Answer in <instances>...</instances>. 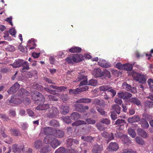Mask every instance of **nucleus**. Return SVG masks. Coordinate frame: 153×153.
Wrapping results in <instances>:
<instances>
[{"label":"nucleus","mask_w":153,"mask_h":153,"mask_svg":"<svg viewBox=\"0 0 153 153\" xmlns=\"http://www.w3.org/2000/svg\"><path fill=\"white\" fill-rule=\"evenodd\" d=\"M124 66L123 69L127 71H130L132 70V66L130 64H124Z\"/></svg>","instance_id":"e433bc0d"},{"label":"nucleus","mask_w":153,"mask_h":153,"mask_svg":"<svg viewBox=\"0 0 153 153\" xmlns=\"http://www.w3.org/2000/svg\"><path fill=\"white\" fill-rule=\"evenodd\" d=\"M11 134L15 136H19L21 135V133L18 129L13 128L10 130Z\"/></svg>","instance_id":"a878e982"},{"label":"nucleus","mask_w":153,"mask_h":153,"mask_svg":"<svg viewBox=\"0 0 153 153\" xmlns=\"http://www.w3.org/2000/svg\"><path fill=\"white\" fill-rule=\"evenodd\" d=\"M9 33L13 36L15 37V35L16 33V31L15 29L14 28H11L9 30Z\"/></svg>","instance_id":"0e129e2a"},{"label":"nucleus","mask_w":153,"mask_h":153,"mask_svg":"<svg viewBox=\"0 0 153 153\" xmlns=\"http://www.w3.org/2000/svg\"><path fill=\"white\" fill-rule=\"evenodd\" d=\"M87 78V76H85L83 74H82L80 73L79 74V75H78L76 80L74 81L73 82H77L80 81L82 79L84 80L85 79Z\"/></svg>","instance_id":"473e14b6"},{"label":"nucleus","mask_w":153,"mask_h":153,"mask_svg":"<svg viewBox=\"0 0 153 153\" xmlns=\"http://www.w3.org/2000/svg\"><path fill=\"white\" fill-rule=\"evenodd\" d=\"M75 107V110L79 112H82L84 111V108L83 105L81 104L76 103L74 105Z\"/></svg>","instance_id":"ddd939ff"},{"label":"nucleus","mask_w":153,"mask_h":153,"mask_svg":"<svg viewBox=\"0 0 153 153\" xmlns=\"http://www.w3.org/2000/svg\"><path fill=\"white\" fill-rule=\"evenodd\" d=\"M112 88L109 85H104L100 87V91H106Z\"/></svg>","instance_id":"f704fd0d"},{"label":"nucleus","mask_w":153,"mask_h":153,"mask_svg":"<svg viewBox=\"0 0 153 153\" xmlns=\"http://www.w3.org/2000/svg\"><path fill=\"white\" fill-rule=\"evenodd\" d=\"M100 122L102 124H105L106 125H108L110 123V121L107 118H103L100 121Z\"/></svg>","instance_id":"603ef678"},{"label":"nucleus","mask_w":153,"mask_h":153,"mask_svg":"<svg viewBox=\"0 0 153 153\" xmlns=\"http://www.w3.org/2000/svg\"><path fill=\"white\" fill-rule=\"evenodd\" d=\"M61 143V142L58 140L53 138L51 142V145L53 148H56L57 146H59Z\"/></svg>","instance_id":"dca6fc26"},{"label":"nucleus","mask_w":153,"mask_h":153,"mask_svg":"<svg viewBox=\"0 0 153 153\" xmlns=\"http://www.w3.org/2000/svg\"><path fill=\"white\" fill-rule=\"evenodd\" d=\"M140 120V118L137 115L134 116L132 117H129L128 119V122L131 123L137 122Z\"/></svg>","instance_id":"a211bd4d"},{"label":"nucleus","mask_w":153,"mask_h":153,"mask_svg":"<svg viewBox=\"0 0 153 153\" xmlns=\"http://www.w3.org/2000/svg\"><path fill=\"white\" fill-rule=\"evenodd\" d=\"M121 153H136V151H133L132 149H124Z\"/></svg>","instance_id":"09e8293b"},{"label":"nucleus","mask_w":153,"mask_h":153,"mask_svg":"<svg viewBox=\"0 0 153 153\" xmlns=\"http://www.w3.org/2000/svg\"><path fill=\"white\" fill-rule=\"evenodd\" d=\"M121 139L124 143H130L131 142L128 137L126 135H123L121 137Z\"/></svg>","instance_id":"c756f323"},{"label":"nucleus","mask_w":153,"mask_h":153,"mask_svg":"<svg viewBox=\"0 0 153 153\" xmlns=\"http://www.w3.org/2000/svg\"><path fill=\"white\" fill-rule=\"evenodd\" d=\"M140 123L141 127L145 129H147L149 126L148 122L144 118H142L140 120Z\"/></svg>","instance_id":"f3484780"},{"label":"nucleus","mask_w":153,"mask_h":153,"mask_svg":"<svg viewBox=\"0 0 153 153\" xmlns=\"http://www.w3.org/2000/svg\"><path fill=\"white\" fill-rule=\"evenodd\" d=\"M129 101L130 102L135 104L138 106L142 105L140 101L137 97H132L129 99Z\"/></svg>","instance_id":"6ab92c4d"},{"label":"nucleus","mask_w":153,"mask_h":153,"mask_svg":"<svg viewBox=\"0 0 153 153\" xmlns=\"http://www.w3.org/2000/svg\"><path fill=\"white\" fill-rule=\"evenodd\" d=\"M87 123L84 120H78L72 123V126H78L82 125H86Z\"/></svg>","instance_id":"bb28decb"},{"label":"nucleus","mask_w":153,"mask_h":153,"mask_svg":"<svg viewBox=\"0 0 153 153\" xmlns=\"http://www.w3.org/2000/svg\"><path fill=\"white\" fill-rule=\"evenodd\" d=\"M43 133L45 135H52L53 130L52 128L49 127H46L43 129Z\"/></svg>","instance_id":"5701e85b"},{"label":"nucleus","mask_w":153,"mask_h":153,"mask_svg":"<svg viewBox=\"0 0 153 153\" xmlns=\"http://www.w3.org/2000/svg\"><path fill=\"white\" fill-rule=\"evenodd\" d=\"M44 91H46V92H47L48 93L50 94H53L54 95L55 94V92L56 91L51 90L49 88L44 87Z\"/></svg>","instance_id":"6e6d98bb"},{"label":"nucleus","mask_w":153,"mask_h":153,"mask_svg":"<svg viewBox=\"0 0 153 153\" xmlns=\"http://www.w3.org/2000/svg\"><path fill=\"white\" fill-rule=\"evenodd\" d=\"M87 78L85 79H84L83 81H81L80 83L79 86H81L83 85H86L87 84Z\"/></svg>","instance_id":"338daca9"},{"label":"nucleus","mask_w":153,"mask_h":153,"mask_svg":"<svg viewBox=\"0 0 153 153\" xmlns=\"http://www.w3.org/2000/svg\"><path fill=\"white\" fill-rule=\"evenodd\" d=\"M24 148L23 145L18 146L16 144H13L12 146V150L13 151L16 153H19L23 151Z\"/></svg>","instance_id":"1a4fd4ad"},{"label":"nucleus","mask_w":153,"mask_h":153,"mask_svg":"<svg viewBox=\"0 0 153 153\" xmlns=\"http://www.w3.org/2000/svg\"><path fill=\"white\" fill-rule=\"evenodd\" d=\"M0 117L4 121H8L10 120L5 114H0Z\"/></svg>","instance_id":"bf43d9fd"},{"label":"nucleus","mask_w":153,"mask_h":153,"mask_svg":"<svg viewBox=\"0 0 153 153\" xmlns=\"http://www.w3.org/2000/svg\"><path fill=\"white\" fill-rule=\"evenodd\" d=\"M147 83L150 90L153 91V79H149L148 80Z\"/></svg>","instance_id":"a18cd8bd"},{"label":"nucleus","mask_w":153,"mask_h":153,"mask_svg":"<svg viewBox=\"0 0 153 153\" xmlns=\"http://www.w3.org/2000/svg\"><path fill=\"white\" fill-rule=\"evenodd\" d=\"M97 83V81L95 79H91L88 81V85L92 86H95Z\"/></svg>","instance_id":"de8ad7c7"},{"label":"nucleus","mask_w":153,"mask_h":153,"mask_svg":"<svg viewBox=\"0 0 153 153\" xmlns=\"http://www.w3.org/2000/svg\"><path fill=\"white\" fill-rule=\"evenodd\" d=\"M132 76L134 80L138 81L140 83H143L145 82L146 80L144 75H141L138 73H134Z\"/></svg>","instance_id":"20e7f679"},{"label":"nucleus","mask_w":153,"mask_h":153,"mask_svg":"<svg viewBox=\"0 0 153 153\" xmlns=\"http://www.w3.org/2000/svg\"><path fill=\"white\" fill-rule=\"evenodd\" d=\"M24 62L23 60L19 59L17 60H16L15 62H14L11 65L14 68L19 67L22 66Z\"/></svg>","instance_id":"4468645a"},{"label":"nucleus","mask_w":153,"mask_h":153,"mask_svg":"<svg viewBox=\"0 0 153 153\" xmlns=\"http://www.w3.org/2000/svg\"><path fill=\"white\" fill-rule=\"evenodd\" d=\"M86 121L88 124H94L96 123L95 120H92L91 118L86 119Z\"/></svg>","instance_id":"e2e57ef3"},{"label":"nucleus","mask_w":153,"mask_h":153,"mask_svg":"<svg viewBox=\"0 0 153 153\" xmlns=\"http://www.w3.org/2000/svg\"><path fill=\"white\" fill-rule=\"evenodd\" d=\"M101 134L103 137L108 139V142L114 139V137L112 133L109 134L105 131H103L101 133Z\"/></svg>","instance_id":"9b49d317"},{"label":"nucleus","mask_w":153,"mask_h":153,"mask_svg":"<svg viewBox=\"0 0 153 153\" xmlns=\"http://www.w3.org/2000/svg\"><path fill=\"white\" fill-rule=\"evenodd\" d=\"M128 132L130 136L134 138L136 135V134L135 131L131 128H130L128 129Z\"/></svg>","instance_id":"79ce46f5"},{"label":"nucleus","mask_w":153,"mask_h":153,"mask_svg":"<svg viewBox=\"0 0 153 153\" xmlns=\"http://www.w3.org/2000/svg\"><path fill=\"white\" fill-rule=\"evenodd\" d=\"M91 99L89 98H82L79 99L77 100V103H89L91 102Z\"/></svg>","instance_id":"c85d7f7f"},{"label":"nucleus","mask_w":153,"mask_h":153,"mask_svg":"<svg viewBox=\"0 0 153 153\" xmlns=\"http://www.w3.org/2000/svg\"><path fill=\"white\" fill-rule=\"evenodd\" d=\"M42 142L40 140H37L34 143V146L36 149H39L42 144Z\"/></svg>","instance_id":"37998d69"},{"label":"nucleus","mask_w":153,"mask_h":153,"mask_svg":"<svg viewBox=\"0 0 153 153\" xmlns=\"http://www.w3.org/2000/svg\"><path fill=\"white\" fill-rule=\"evenodd\" d=\"M22 68L21 69V71L22 73L25 72L24 70H28L30 69L29 63L27 61H24L22 66Z\"/></svg>","instance_id":"393cba45"},{"label":"nucleus","mask_w":153,"mask_h":153,"mask_svg":"<svg viewBox=\"0 0 153 153\" xmlns=\"http://www.w3.org/2000/svg\"><path fill=\"white\" fill-rule=\"evenodd\" d=\"M64 135V133L63 131L59 130H57L56 131L55 133V136L61 138L63 137Z\"/></svg>","instance_id":"72a5a7b5"},{"label":"nucleus","mask_w":153,"mask_h":153,"mask_svg":"<svg viewBox=\"0 0 153 153\" xmlns=\"http://www.w3.org/2000/svg\"><path fill=\"white\" fill-rule=\"evenodd\" d=\"M69 142H71V143L70 144V145H72V142H74L76 144H78L79 143V141L77 140H72L71 138H69L68 140L67 143H68Z\"/></svg>","instance_id":"4d7b16f0"},{"label":"nucleus","mask_w":153,"mask_h":153,"mask_svg":"<svg viewBox=\"0 0 153 153\" xmlns=\"http://www.w3.org/2000/svg\"><path fill=\"white\" fill-rule=\"evenodd\" d=\"M59 113L58 109L55 106H53L49 109V112L47 114V117L51 118L56 117Z\"/></svg>","instance_id":"7ed1b4c3"},{"label":"nucleus","mask_w":153,"mask_h":153,"mask_svg":"<svg viewBox=\"0 0 153 153\" xmlns=\"http://www.w3.org/2000/svg\"><path fill=\"white\" fill-rule=\"evenodd\" d=\"M97 111L101 115L103 116L106 114V112L102 108L99 107H97Z\"/></svg>","instance_id":"3c124183"},{"label":"nucleus","mask_w":153,"mask_h":153,"mask_svg":"<svg viewBox=\"0 0 153 153\" xmlns=\"http://www.w3.org/2000/svg\"><path fill=\"white\" fill-rule=\"evenodd\" d=\"M92 104L100 106H104L105 105L104 101L102 100H100L97 99H95L94 100Z\"/></svg>","instance_id":"2eb2a0df"},{"label":"nucleus","mask_w":153,"mask_h":153,"mask_svg":"<svg viewBox=\"0 0 153 153\" xmlns=\"http://www.w3.org/2000/svg\"><path fill=\"white\" fill-rule=\"evenodd\" d=\"M103 73V76H104L105 77H107L108 78H110L111 77L110 72L107 70H105Z\"/></svg>","instance_id":"5fc2aeb1"},{"label":"nucleus","mask_w":153,"mask_h":153,"mask_svg":"<svg viewBox=\"0 0 153 153\" xmlns=\"http://www.w3.org/2000/svg\"><path fill=\"white\" fill-rule=\"evenodd\" d=\"M92 74L95 77H101L103 76V73L100 68H94L92 71Z\"/></svg>","instance_id":"6e6552de"},{"label":"nucleus","mask_w":153,"mask_h":153,"mask_svg":"<svg viewBox=\"0 0 153 153\" xmlns=\"http://www.w3.org/2000/svg\"><path fill=\"white\" fill-rule=\"evenodd\" d=\"M19 91L21 92L22 95L25 96H28L30 95V92L24 88H21L19 90Z\"/></svg>","instance_id":"58836bf2"},{"label":"nucleus","mask_w":153,"mask_h":153,"mask_svg":"<svg viewBox=\"0 0 153 153\" xmlns=\"http://www.w3.org/2000/svg\"><path fill=\"white\" fill-rule=\"evenodd\" d=\"M117 95L118 97L120 98L123 100H128L131 97L132 94L126 91H121L117 93Z\"/></svg>","instance_id":"39448f33"},{"label":"nucleus","mask_w":153,"mask_h":153,"mask_svg":"<svg viewBox=\"0 0 153 153\" xmlns=\"http://www.w3.org/2000/svg\"><path fill=\"white\" fill-rule=\"evenodd\" d=\"M103 150L102 145H99L96 144L93 145V148L92 150V153H101Z\"/></svg>","instance_id":"423d86ee"},{"label":"nucleus","mask_w":153,"mask_h":153,"mask_svg":"<svg viewBox=\"0 0 153 153\" xmlns=\"http://www.w3.org/2000/svg\"><path fill=\"white\" fill-rule=\"evenodd\" d=\"M63 121L67 124H69L71 123V120L68 116H66L63 118Z\"/></svg>","instance_id":"680f3d73"},{"label":"nucleus","mask_w":153,"mask_h":153,"mask_svg":"<svg viewBox=\"0 0 153 153\" xmlns=\"http://www.w3.org/2000/svg\"><path fill=\"white\" fill-rule=\"evenodd\" d=\"M116 67L119 69H123L124 67V64L123 65L120 63H117L116 65Z\"/></svg>","instance_id":"774afa93"},{"label":"nucleus","mask_w":153,"mask_h":153,"mask_svg":"<svg viewBox=\"0 0 153 153\" xmlns=\"http://www.w3.org/2000/svg\"><path fill=\"white\" fill-rule=\"evenodd\" d=\"M112 108L118 114L120 113L121 108L119 105H113Z\"/></svg>","instance_id":"4c0bfd02"},{"label":"nucleus","mask_w":153,"mask_h":153,"mask_svg":"<svg viewBox=\"0 0 153 153\" xmlns=\"http://www.w3.org/2000/svg\"><path fill=\"white\" fill-rule=\"evenodd\" d=\"M123 88L128 91H131L132 93H135L136 91L134 88H132L130 85H128L126 82H125L123 84Z\"/></svg>","instance_id":"9d476101"},{"label":"nucleus","mask_w":153,"mask_h":153,"mask_svg":"<svg viewBox=\"0 0 153 153\" xmlns=\"http://www.w3.org/2000/svg\"><path fill=\"white\" fill-rule=\"evenodd\" d=\"M32 99L37 102L36 103L41 104L44 103L45 101V99L44 96L39 92H37L32 96Z\"/></svg>","instance_id":"f03ea898"},{"label":"nucleus","mask_w":153,"mask_h":153,"mask_svg":"<svg viewBox=\"0 0 153 153\" xmlns=\"http://www.w3.org/2000/svg\"><path fill=\"white\" fill-rule=\"evenodd\" d=\"M81 138L82 140H84V141L87 142L91 141L93 139L92 137L90 136L87 137L82 136Z\"/></svg>","instance_id":"49530a36"},{"label":"nucleus","mask_w":153,"mask_h":153,"mask_svg":"<svg viewBox=\"0 0 153 153\" xmlns=\"http://www.w3.org/2000/svg\"><path fill=\"white\" fill-rule=\"evenodd\" d=\"M138 134L143 138H146L148 137L147 133L141 128L137 129Z\"/></svg>","instance_id":"412c9836"},{"label":"nucleus","mask_w":153,"mask_h":153,"mask_svg":"<svg viewBox=\"0 0 153 153\" xmlns=\"http://www.w3.org/2000/svg\"><path fill=\"white\" fill-rule=\"evenodd\" d=\"M135 140L136 142L138 144L143 145L144 144V141L140 137H137L135 138Z\"/></svg>","instance_id":"8fccbe9b"},{"label":"nucleus","mask_w":153,"mask_h":153,"mask_svg":"<svg viewBox=\"0 0 153 153\" xmlns=\"http://www.w3.org/2000/svg\"><path fill=\"white\" fill-rule=\"evenodd\" d=\"M53 138L52 135L46 136L44 138V143L46 144L51 143V142Z\"/></svg>","instance_id":"2f4dec72"},{"label":"nucleus","mask_w":153,"mask_h":153,"mask_svg":"<svg viewBox=\"0 0 153 153\" xmlns=\"http://www.w3.org/2000/svg\"><path fill=\"white\" fill-rule=\"evenodd\" d=\"M19 87L20 85L16 82L7 91V92L9 94H14L18 91Z\"/></svg>","instance_id":"0eeeda50"},{"label":"nucleus","mask_w":153,"mask_h":153,"mask_svg":"<svg viewBox=\"0 0 153 153\" xmlns=\"http://www.w3.org/2000/svg\"><path fill=\"white\" fill-rule=\"evenodd\" d=\"M70 117L72 120H76L80 118V115L79 113L76 112H74L71 114Z\"/></svg>","instance_id":"cd10ccee"},{"label":"nucleus","mask_w":153,"mask_h":153,"mask_svg":"<svg viewBox=\"0 0 153 153\" xmlns=\"http://www.w3.org/2000/svg\"><path fill=\"white\" fill-rule=\"evenodd\" d=\"M65 149L63 147H61L56 150L54 153H65Z\"/></svg>","instance_id":"13d9d810"},{"label":"nucleus","mask_w":153,"mask_h":153,"mask_svg":"<svg viewBox=\"0 0 153 153\" xmlns=\"http://www.w3.org/2000/svg\"><path fill=\"white\" fill-rule=\"evenodd\" d=\"M81 48L79 47H72L69 49L70 52L72 53H79L81 51Z\"/></svg>","instance_id":"7c9ffc66"},{"label":"nucleus","mask_w":153,"mask_h":153,"mask_svg":"<svg viewBox=\"0 0 153 153\" xmlns=\"http://www.w3.org/2000/svg\"><path fill=\"white\" fill-rule=\"evenodd\" d=\"M79 88H77L74 89H70L69 90V93L71 94H76L79 93Z\"/></svg>","instance_id":"c03bdc74"},{"label":"nucleus","mask_w":153,"mask_h":153,"mask_svg":"<svg viewBox=\"0 0 153 153\" xmlns=\"http://www.w3.org/2000/svg\"><path fill=\"white\" fill-rule=\"evenodd\" d=\"M60 108L62 111V114L65 115L68 113L69 111V107L68 105H61Z\"/></svg>","instance_id":"4be33fe9"},{"label":"nucleus","mask_w":153,"mask_h":153,"mask_svg":"<svg viewBox=\"0 0 153 153\" xmlns=\"http://www.w3.org/2000/svg\"><path fill=\"white\" fill-rule=\"evenodd\" d=\"M8 101L10 104L13 103L16 104H19L22 103V100L19 99H14L13 96L9 98Z\"/></svg>","instance_id":"f8f14e48"},{"label":"nucleus","mask_w":153,"mask_h":153,"mask_svg":"<svg viewBox=\"0 0 153 153\" xmlns=\"http://www.w3.org/2000/svg\"><path fill=\"white\" fill-rule=\"evenodd\" d=\"M2 136L4 137V138H6L7 137L8 139L9 140L8 141H5V143H7L9 144H10L12 142V139L10 137L8 136L4 132H3L1 134Z\"/></svg>","instance_id":"ea45409f"},{"label":"nucleus","mask_w":153,"mask_h":153,"mask_svg":"<svg viewBox=\"0 0 153 153\" xmlns=\"http://www.w3.org/2000/svg\"><path fill=\"white\" fill-rule=\"evenodd\" d=\"M108 148L109 150L116 151L119 148V146L117 143H111L109 145Z\"/></svg>","instance_id":"aec40b11"},{"label":"nucleus","mask_w":153,"mask_h":153,"mask_svg":"<svg viewBox=\"0 0 153 153\" xmlns=\"http://www.w3.org/2000/svg\"><path fill=\"white\" fill-rule=\"evenodd\" d=\"M50 148L49 146L46 145L43 147L41 149V153H47L50 150Z\"/></svg>","instance_id":"c9c22d12"},{"label":"nucleus","mask_w":153,"mask_h":153,"mask_svg":"<svg viewBox=\"0 0 153 153\" xmlns=\"http://www.w3.org/2000/svg\"><path fill=\"white\" fill-rule=\"evenodd\" d=\"M146 107L147 108L153 107V102L149 100L146 101L145 103Z\"/></svg>","instance_id":"a19ab883"},{"label":"nucleus","mask_w":153,"mask_h":153,"mask_svg":"<svg viewBox=\"0 0 153 153\" xmlns=\"http://www.w3.org/2000/svg\"><path fill=\"white\" fill-rule=\"evenodd\" d=\"M98 64L101 66L105 68H108L111 66V64L110 63L108 62L105 60H102L99 62Z\"/></svg>","instance_id":"b1692460"},{"label":"nucleus","mask_w":153,"mask_h":153,"mask_svg":"<svg viewBox=\"0 0 153 153\" xmlns=\"http://www.w3.org/2000/svg\"><path fill=\"white\" fill-rule=\"evenodd\" d=\"M111 116L112 120H114L117 118V115L115 111L111 112Z\"/></svg>","instance_id":"052dcab7"},{"label":"nucleus","mask_w":153,"mask_h":153,"mask_svg":"<svg viewBox=\"0 0 153 153\" xmlns=\"http://www.w3.org/2000/svg\"><path fill=\"white\" fill-rule=\"evenodd\" d=\"M12 16H10V17H7L6 19H5V21L9 22L11 26H13V24L12 22Z\"/></svg>","instance_id":"69168bd1"},{"label":"nucleus","mask_w":153,"mask_h":153,"mask_svg":"<svg viewBox=\"0 0 153 153\" xmlns=\"http://www.w3.org/2000/svg\"><path fill=\"white\" fill-rule=\"evenodd\" d=\"M34 88L35 87V88L38 90L41 91H44V87L41 85L37 84H36V85H34Z\"/></svg>","instance_id":"864d4df0"},{"label":"nucleus","mask_w":153,"mask_h":153,"mask_svg":"<svg viewBox=\"0 0 153 153\" xmlns=\"http://www.w3.org/2000/svg\"><path fill=\"white\" fill-rule=\"evenodd\" d=\"M83 59V55L81 54H73L66 59L68 64H74L81 62Z\"/></svg>","instance_id":"f257e3e1"}]
</instances>
